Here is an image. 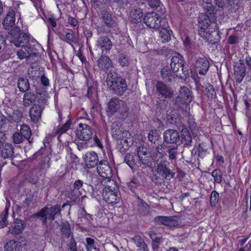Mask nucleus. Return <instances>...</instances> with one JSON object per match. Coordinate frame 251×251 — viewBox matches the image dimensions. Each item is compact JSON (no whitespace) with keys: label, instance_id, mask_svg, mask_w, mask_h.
Listing matches in <instances>:
<instances>
[{"label":"nucleus","instance_id":"obj_4","mask_svg":"<svg viewBox=\"0 0 251 251\" xmlns=\"http://www.w3.org/2000/svg\"><path fill=\"white\" fill-rule=\"evenodd\" d=\"M111 75V74L108 75L107 85L117 95H122L126 90V80L121 77H112Z\"/></svg>","mask_w":251,"mask_h":251},{"label":"nucleus","instance_id":"obj_8","mask_svg":"<svg viewBox=\"0 0 251 251\" xmlns=\"http://www.w3.org/2000/svg\"><path fill=\"white\" fill-rule=\"evenodd\" d=\"M60 208L58 205H56L50 208L45 207L38 214V216L41 217L43 219V222L46 223L48 218L50 220L52 221L54 218V216L57 214H60Z\"/></svg>","mask_w":251,"mask_h":251},{"label":"nucleus","instance_id":"obj_1","mask_svg":"<svg viewBox=\"0 0 251 251\" xmlns=\"http://www.w3.org/2000/svg\"><path fill=\"white\" fill-rule=\"evenodd\" d=\"M199 27L201 37L211 42L213 34L217 30L216 23L212 22L206 14H201L199 17Z\"/></svg>","mask_w":251,"mask_h":251},{"label":"nucleus","instance_id":"obj_55","mask_svg":"<svg viewBox=\"0 0 251 251\" xmlns=\"http://www.w3.org/2000/svg\"><path fill=\"white\" fill-rule=\"evenodd\" d=\"M150 6L151 7H154L158 5L159 3V0H147Z\"/></svg>","mask_w":251,"mask_h":251},{"label":"nucleus","instance_id":"obj_9","mask_svg":"<svg viewBox=\"0 0 251 251\" xmlns=\"http://www.w3.org/2000/svg\"><path fill=\"white\" fill-rule=\"evenodd\" d=\"M92 130L90 126L85 124H79L76 131V136L82 141H88L92 137Z\"/></svg>","mask_w":251,"mask_h":251},{"label":"nucleus","instance_id":"obj_26","mask_svg":"<svg viewBox=\"0 0 251 251\" xmlns=\"http://www.w3.org/2000/svg\"><path fill=\"white\" fill-rule=\"evenodd\" d=\"M131 240L138 248V251H149L147 245L141 236L136 235L131 238Z\"/></svg>","mask_w":251,"mask_h":251},{"label":"nucleus","instance_id":"obj_38","mask_svg":"<svg viewBox=\"0 0 251 251\" xmlns=\"http://www.w3.org/2000/svg\"><path fill=\"white\" fill-rule=\"evenodd\" d=\"M23 117V113L22 111L19 109H16L14 110L12 115L13 121L16 123L19 122Z\"/></svg>","mask_w":251,"mask_h":251},{"label":"nucleus","instance_id":"obj_54","mask_svg":"<svg viewBox=\"0 0 251 251\" xmlns=\"http://www.w3.org/2000/svg\"><path fill=\"white\" fill-rule=\"evenodd\" d=\"M5 47V41L1 35H0V52L4 50Z\"/></svg>","mask_w":251,"mask_h":251},{"label":"nucleus","instance_id":"obj_33","mask_svg":"<svg viewBox=\"0 0 251 251\" xmlns=\"http://www.w3.org/2000/svg\"><path fill=\"white\" fill-rule=\"evenodd\" d=\"M18 86L20 91L25 92L29 87L28 80L26 78H20L18 81Z\"/></svg>","mask_w":251,"mask_h":251},{"label":"nucleus","instance_id":"obj_46","mask_svg":"<svg viewBox=\"0 0 251 251\" xmlns=\"http://www.w3.org/2000/svg\"><path fill=\"white\" fill-rule=\"evenodd\" d=\"M13 141L15 144H20L23 141V136L19 132H16L13 135Z\"/></svg>","mask_w":251,"mask_h":251},{"label":"nucleus","instance_id":"obj_27","mask_svg":"<svg viewBox=\"0 0 251 251\" xmlns=\"http://www.w3.org/2000/svg\"><path fill=\"white\" fill-rule=\"evenodd\" d=\"M15 21V12L13 10L10 11L3 20V26L5 29H9L14 25Z\"/></svg>","mask_w":251,"mask_h":251},{"label":"nucleus","instance_id":"obj_34","mask_svg":"<svg viewBox=\"0 0 251 251\" xmlns=\"http://www.w3.org/2000/svg\"><path fill=\"white\" fill-rule=\"evenodd\" d=\"M20 133L26 139H29L31 135V131L28 126L23 125L21 126Z\"/></svg>","mask_w":251,"mask_h":251},{"label":"nucleus","instance_id":"obj_44","mask_svg":"<svg viewBox=\"0 0 251 251\" xmlns=\"http://www.w3.org/2000/svg\"><path fill=\"white\" fill-rule=\"evenodd\" d=\"M212 176L216 182L220 183L222 182V174L220 170H214L212 173Z\"/></svg>","mask_w":251,"mask_h":251},{"label":"nucleus","instance_id":"obj_19","mask_svg":"<svg viewBox=\"0 0 251 251\" xmlns=\"http://www.w3.org/2000/svg\"><path fill=\"white\" fill-rule=\"evenodd\" d=\"M43 108L40 105L34 104L30 109L29 116L33 122H38L41 118Z\"/></svg>","mask_w":251,"mask_h":251},{"label":"nucleus","instance_id":"obj_14","mask_svg":"<svg viewBox=\"0 0 251 251\" xmlns=\"http://www.w3.org/2000/svg\"><path fill=\"white\" fill-rule=\"evenodd\" d=\"M194 65L200 75H205L209 69V62L206 57H203L198 58Z\"/></svg>","mask_w":251,"mask_h":251},{"label":"nucleus","instance_id":"obj_11","mask_svg":"<svg viewBox=\"0 0 251 251\" xmlns=\"http://www.w3.org/2000/svg\"><path fill=\"white\" fill-rule=\"evenodd\" d=\"M132 142L133 139L130 133L125 131L122 133V138L118 139V148L121 151H125L128 149Z\"/></svg>","mask_w":251,"mask_h":251},{"label":"nucleus","instance_id":"obj_53","mask_svg":"<svg viewBox=\"0 0 251 251\" xmlns=\"http://www.w3.org/2000/svg\"><path fill=\"white\" fill-rule=\"evenodd\" d=\"M83 182L80 180H77L75 181L74 187L75 189L79 190L83 185Z\"/></svg>","mask_w":251,"mask_h":251},{"label":"nucleus","instance_id":"obj_39","mask_svg":"<svg viewBox=\"0 0 251 251\" xmlns=\"http://www.w3.org/2000/svg\"><path fill=\"white\" fill-rule=\"evenodd\" d=\"M71 125V122L67 121L62 126H58L56 129V133L58 134H62L67 131L70 128Z\"/></svg>","mask_w":251,"mask_h":251},{"label":"nucleus","instance_id":"obj_64","mask_svg":"<svg viewBox=\"0 0 251 251\" xmlns=\"http://www.w3.org/2000/svg\"><path fill=\"white\" fill-rule=\"evenodd\" d=\"M238 251H251V244H247L244 249H240Z\"/></svg>","mask_w":251,"mask_h":251},{"label":"nucleus","instance_id":"obj_28","mask_svg":"<svg viewBox=\"0 0 251 251\" xmlns=\"http://www.w3.org/2000/svg\"><path fill=\"white\" fill-rule=\"evenodd\" d=\"M98 65L100 69L105 70L112 67V62L107 56H101L98 60Z\"/></svg>","mask_w":251,"mask_h":251},{"label":"nucleus","instance_id":"obj_43","mask_svg":"<svg viewBox=\"0 0 251 251\" xmlns=\"http://www.w3.org/2000/svg\"><path fill=\"white\" fill-rule=\"evenodd\" d=\"M149 140L152 142H155L159 138V134L156 130H152L150 132L148 135Z\"/></svg>","mask_w":251,"mask_h":251},{"label":"nucleus","instance_id":"obj_15","mask_svg":"<svg viewBox=\"0 0 251 251\" xmlns=\"http://www.w3.org/2000/svg\"><path fill=\"white\" fill-rule=\"evenodd\" d=\"M246 75V69L244 63L240 62L237 63L234 67V75L236 81L241 83Z\"/></svg>","mask_w":251,"mask_h":251},{"label":"nucleus","instance_id":"obj_45","mask_svg":"<svg viewBox=\"0 0 251 251\" xmlns=\"http://www.w3.org/2000/svg\"><path fill=\"white\" fill-rule=\"evenodd\" d=\"M177 153V148L174 147L168 150V154L169 159L173 160L176 158V154Z\"/></svg>","mask_w":251,"mask_h":251},{"label":"nucleus","instance_id":"obj_22","mask_svg":"<svg viewBox=\"0 0 251 251\" xmlns=\"http://www.w3.org/2000/svg\"><path fill=\"white\" fill-rule=\"evenodd\" d=\"M182 63L183 57L181 55L178 54L173 56L170 63L171 68L173 72L174 73H177L180 68H182V70H183V67L182 66Z\"/></svg>","mask_w":251,"mask_h":251},{"label":"nucleus","instance_id":"obj_47","mask_svg":"<svg viewBox=\"0 0 251 251\" xmlns=\"http://www.w3.org/2000/svg\"><path fill=\"white\" fill-rule=\"evenodd\" d=\"M219 199V194L215 191H212L210 198V203L212 205H215L218 202Z\"/></svg>","mask_w":251,"mask_h":251},{"label":"nucleus","instance_id":"obj_31","mask_svg":"<svg viewBox=\"0 0 251 251\" xmlns=\"http://www.w3.org/2000/svg\"><path fill=\"white\" fill-rule=\"evenodd\" d=\"M24 229V226L22 221L16 220L15 221L14 226L9 228V231L14 234L20 233Z\"/></svg>","mask_w":251,"mask_h":251},{"label":"nucleus","instance_id":"obj_7","mask_svg":"<svg viewBox=\"0 0 251 251\" xmlns=\"http://www.w3.org/2000/svg\"><path fill=\"white\" fill-rule=\"evenodd\" d=\"M36 46L37 47L38 45H32L29 43L24 46L20 47L21 49L17 51L18 58L20 59H29L35 56L36 53Z\"/></svg>","mask_w":251,"mask_h":251},{"label":"nucleus","instance_id":"obj_32","mask_svg":"<svg viewBox=\"0 0 251 251\" xmlns=\"http://www.w3.org/2000/svg\"><path fill=\"white\" fill-rule=\"evenodd\" d=\"M67 163L73 168H76L79 162L78 157L74 154L70 153L66 156Z\"/></svg>","mask_w":251,"mask_h":251},{"label":"nucleus","instance_id":"obj_51","mask_svg":"<svg viewBox=\"0 0 251 251\" xmlns=\"http://www.w3.org/2000/svg\"><path fill=\"white\" fill-rule=\"evenodd\" d=\"M138 184V180L137 178H133L130 182L128 183V187L132 190L136 187Z\"/></svg>","mask_w":251,"mask_h":251},{"label":"nucleus","instance_id":"obj_57","mask_svg":"<svg viewBox=\"0 0 251 251\" xmlns=\"http://www.w3.org/2000/svg\"><path fill=\"white\" fill-rule=\"evenodd\" d=\"M228 43L230 44H235L238 41V38L235 36H230L228 38Z\"/></svg>","mask_w":251,"mask_h":251},{"label":"nucleus","instance_id":"obj_59","mask_svg":"<svg viewBox=\"0 0 251 251\" xmlns=\"http://www.w3.org/2000/svg\"><path fill=\"white\" fill-rule=\"evenodd\" d=\"M70 250L71 251H76V244L73 239L70 242Z\"/></svg>","mask_w":251,"mask_h":251},{"label":"nucleus","instance_id":"obj_6","mask_svg":"<svg viewBox=\"0 0 251 251\" xmlns=\"http://www.w3.org/2000/svg\"><path fill=\"white\" fill-rule=\"evenodd\" d=\"M97 172L103 179L101 180L102 184L108 183L109 181H113L111 179L112 176V172L107 161L103 160L99 162L97 166Z\"/></svg>","mask_w":251,"mask_h":251},{"label":"nucleus","instance_id":"obj_3","mask_svg":"<svg viewBox=\"0 0 251 251\" xmlns=\"http://www.w3.org/2000/svg\"><path fill=\"white\" fill-rule=\"evenodd\" d=\"M18 26H15L8 33L7 36L9 41L13 43L17 47H23L30 43L27 35L25 33H20Z\"/></svg>","mask_w":251,"mask_h":251},{"label":"nucleus","instance_id":"obj_35","mask_svg":"<svg viewBox=\"0 0 251 251\" xmlns=\"http://www.w3.org/2000/svg\"><path fill=\"white\" fill-rule=\"evenodd\" d=\"M18 243L13 241H10L5 246V251H19Z\"/></svg>","mask_w":251,"mask_h":251},{"label":"nucleus","instance_id":"obj_63","mask_svg":"<svg viewBox=\"0 0 251 251\" xmlns=\"http://www.w3.org/2000/svg\"><path fill=\"white\" fill-rule=\"evenodd\" d=\"M245 60L246 64L249 66L250 69H251V57L249 55H248L246 57Z\"/></svg>","mask_w":251,"mask_h":251},{"label":"nucleus","instance_id":"obj_25","mask_svg":"<svg viewBox=\"0 0 251 251\" xmlns=\"http://www.w3.org/2000/svg\"><path fill=\"white\" fill-rule=\"evenodd\" d=\"M156 87L158 92L162 96H164L165 98H170L172 96V91L163 83L158 82Z\"/></svg>","mask_w":251,"mask_h":251},{"label":"nucleus","instance_id":"obj_18","mask_svg":"<svg viewBox=\"0 0 251 251\" xmlns=\"http://www.w3.org/2000/svg\"><path fill=\"white\" fill-rule=\"evenodd\" d=\"M112 45L110 40L105 36L100 37L97 41V46L102 50L103 53H106L109 51L111 49Z\"/></svg>","mask_w":251,"mask_h":251},{"label":"nucleus","instance_id":"obj_10","mask_svg":"<svg viewBox=\"0 0 251 251\" xmlns=\"http://www.w3.org/2000/svg\"><path fill=\"white\" fill-rule=\"evenodd\" d=\"M137 151L139 161L144 165L149 166L152 160V156L147 147L143 146H139Z\"/></svg>","mask_w":251,"mask_h":251},{"label":"nucleus","instance_id":"obj_61","mask_svg":"<svg viewBox=\"0 0 251 251\" xmlns=\"http://www.w3.org/2000/svg\"><path fill=\"white\" fill-rule=\"evenodd\" d=\"M68 21L70 24L74 26L76 25L78 23L76 19L73 17H69L68 19Z\"/></svg>","mask_w":251,"mask_h":251},{"label":"nucleus","instance_id":"obj_21","mask_svg":"<svg viewBox=\"0 0 251 251\" xmlns=\"http://www.w3.org/2000/svg\"><path fill=\"white\" fill-rule=\"evenodd\" d=\"M125 106L123 101L117 98H112L108 105V112L113 114L117 111H119L122 107Z\"/></svg>","mask_w":251,"mask_h":251},{"label":"nucleus","instance_id":"obj_23","mask_svg":"<svg viewBox=\"0 0 251 251\" xmlns=\"http://www.w3.org/2000/svg\"><path fill=\"white\" fill-rule=\"evenodd\" d=\"M161 27L159 30V37L162 43L169 42L171 40V34L170 27L166 21L161 26Z\"/></svg>","mask_w":251,"mask_h":251},{"label":"nucleus","instance_id":"obj_41","mask_svg":"<svg viewBox=\"0 0 251 251\" xmlns=\"http://www.w3.org/2000/svg\"><path fill=\"white\" fill-rule=\"evenodd\" d=\"M180 137L182 141H184L186 143L190 142L191 140V136L187 128L182 129Z\"/></svg>","mask_w":251,"mask_h":251},{"label":"nucleus","instance_id":"obj_60","mask_svg":"<svg viewBox=\"0 0 251 251\" xmlns=\"http://www.w3.org/2000/svg\"><path fill=\"white\" fill-rule=\"evenodd\" d=\"M41 81L42 83L45 86H47L49 84V80L45 75H42L41 77Z\"/></svg>","mask_w":251,"mask_h":251},{"label":"nucleus","instance_id":"obj_50","mask_svg":"<svg viewBox=\"0 0 251 251\" xmlns=\"http://www.w3.org/2000/svg\"><path fill=\"white\" fill-rule=\"evenodd\" d=\"M61 231L63 233V234H66L68 236L70 234V230L69 228V225L68 223L67 224H64L62 226Z\"/></svg>","mask_w":251,"mask_h":251},{"label":"nucleus","instance_id":"obj_58","mask_svg":"<svg viewBox=\"0 0 251 251\" xmlns=\"http://www.w3.org/2000/svg\"><path fill=\"white\" fill-rule=\"evenodd\" d=\"M182 40L184 46L188 47L190 46V41L189 37L187 36H185L184 38H183V37H182Z\"/></svg>","mask_w":251,"mask_h":251},{"label":"nucleus","instance_id":"obj_29","mask_svg":"<svg viewBox=\"0 0 251 251\" xmlns=\"http://www.w3.org/2000/svg\"><path fill=\"white\" fill-rule=\"evenodd\" d=\"M143 17L141 9L136 8L132 10L130 14V21L132 23L136 24L140 22Z\"/></svg>","mask_w":251,"mask_h":251},{"label":"nucleus","instance_id":"obj_30","mask_svg":"<svg viewBox=\"0 0 251 251\" xmlns=\"http://www.w3.org/2000/svg\"><path fill=\"white\" fill-rule=\"evenodd\" d=\"M125 162L131 168L139 161L138 156L134 153H127L125 157Z\"/></svg>","mask_w":251,"mask_h":251},{"label":"nucleus","instance_id":"obj_52","mask_svg":"<svg viewBox=\"0 0 251 251\" xmlns=\"http://www.w3.org/2000/svg\"><path fill=\"white\" fill-rule=\"evenodd\" d=\"M65 41L71 44L74 40V35L71 33H67L65 35Z\"/></svg>","mask_w":251,"mask_h":251},{"label":"nucleus","instance_id":"obj_24","mask_svg":"<svg viewBox=\"0 0 251 251\" xmlns=\"http://www.w3.org/2000/svg\"><path fill=\"white\" fill-rule=\"evenodd\" d=\"M156 223H160L168 226H175L178 225L176 219L174 217L158 216L155 218Z\"/></svg>","mask_w":251,"mask_h":251},{"label":"nucleus","instance_id":"obj_12","mask_svg":"<svg viewBox=\"0 0 251 251\" xmlns=\"http://www.w3.org/2000/svg\"><path fill=\"white\" fill-rule=\"evenodd\" d=\"M192 100V96L190 90L186 87L180 88L179 94L177 99V102L188 105Z\"/></svg>","mask_w":251,"mask_h":251},{"label":"nucleus","instance_id":"obj_17","mask_svg":"<svg viewBox=\"0 0 251 251\" xmlns=\"http://www.w3.org/2000/svg\"><path fill=\"white\" fill-rule=\"evenodd\" d=\"M0 143V155L3 158L11 157L14 154V149L11 144L4 142Z\"/></svg>","mask_w":251,"mask_h":251},{"label":"nucleus","instance_id":"obj_20","mask_svg":"<svg viewBox=\"0 0 251 251\" xmlns=\"http://www.w3.org/2000/svg\"><path fill=\"white\" fill-rule=\"evenodd\" d=\"M156 171L159 176L163 179L168 178L170 179L174 176L175 174L174 172H171L170 169L163 164H159L158 165Z\"/></svg>","mask_w":251,"mask_h":251},{"label":"nucleus","instance_id":"obj_49","mask_svg":"<svg viewBox=\"0 0 251 251\" xmlns=\"http://www.w3.org/2000/svg\"><path fill=\"white\" fill-rule=\"evenodd\" d=\"M164 145H160L156 148V151L158 153V154L159 158L162 157L165 153L164 150Z\"/></svg>","mask_w":251,"mask_h":251},{"label":"nucleus","instance_id":"obj_48","mask_svg":"<svg viewBox=\"0 0 251 251\" xmlns=\"http://www.w3.org/2000/svg\"><path fill=\"white\" fill-rule=\"evenodd\" d=\"M118 61L122 67L127 66L129 64V60L128 58L122 55L119 58Z\"/></svg>","mask_w":251,"mask_h":251},{"label":"nucleus","instance_id":"obj_37","mask_svg":"<svg viewBox=\"0 0 251 251\" xmlns=\"http://www.w3.org/2000/svg\"><path fill=\"white\" fill-rule=\"evenodd\" d=\"M86 249L87 251H99L98 248L94 245V241L90 238H86Z\"/></svg>","mask_w":251,"mask_h":251},{"label":"nucleus","instance_id":"obj_5","mask_svg":"<svg viewBox=\"0 0 251 251\" xmlns=\"http://www.w3.org/2000/svg\"><path fill=\"white\" fill-rule=\"evenodd\" d=\"M145 25L151 28L158 29L165 22L166 19L161 18L157 13L151 12L147 13L143 19Z\"/></svg>","mask_w":251,"mask_h":251},{"label":"nucleus","instance_id":"obj_40","mask_svg":"<svg viewBox=\"0 0 251 251\" xmlns=\"http://www.w3.org/2000/svg\"><path fill=\"white\" fill-rule=\"evenodd\" d=\"M34 100V96L30 93H25L24 95L23 103L27 106L31 104Z\"/></svg>","mask_w":251,"mask_h":251},{"label":"nucleus","instance_id":"obj_62","mask_svg":"<svg viewBox=\"0 0 251 251\" xmlns=\"http://www.w3.org/2000/svg\"><path fill=\"white\" fill-rule=\"evenodd\" d=\"M6 119L3 115H0V128L2 127L6 123Z\"/></svg>","mask_w":251,"mask_h":251},{"label":"nucleus","instance_id":"obj_2","mask_svg":"<svg viewBox=\"0 0 251 251\" xmlns=\"http://www.w3.org/2000/svg\"><path fill=\"white\" fill-rule=\"evenodd\" d=\"M104 188L102 196L103 200L108 204L114 205L118 203L121 199L118 186L114 181L103 184Z\"/></svg>","mask_w":251,"mask_h":251},{"label":"nucleus","instance_id":"obj_16","mask_svg":"<svg viewBox=\"0 0 251 251\" xmlns=\"http://www.w3.org/2000/svg\"><path fill=\"white\" fill-rule=\"evenodd\" d=\"M84 160L87 167L92 168L96 166L98 162V156L94 151L86 152L83 156Z\"/></svg>","mask_w":251,"mask_h":251},{"label":"nucleus","instance_id":"obj_13","mask_svg":"<svg viewBox=\"0 0 251 251\" xmlns=\"http://www.w3.org/2000/svg\"><path fill=\"white\" fill-rule=\"evenodd\" d=\"M164 141L168 144H176L180 137L178 132L172 129L166 130L163 134Z\"/></svg>","mask_w":251,"mask_h":251},{"label":"nucleus","instance_id":"obj_56","mask_svg":"<svg viewBox=\"0 0 251 251\" xmlns=\"http://www.w3.org/2000/svg\"><path fill=\"white\" fill-rule=\"evenodd\" d=\"M94 141L95 143L97 145V146L100 149H103V145L101 144L100 139L97 136H95L94 137Z\"/></svg>","mask_w":251,"mask_h":251},{"label":"nucleus","instance_id":"obj_36","mask_svg":"<svg viewBox=\"0 0 251 251\" xmlns=\"http://www.w3.org/2000/svg\"><path fill=\"white\" fill-rule=\"evenodd\" d=\"M8 209L7 208H5L4 210L1 214V216L0 220V227L3 228L7 226V218L8 216Z\"/></svg>","mask_w":251,"mask_h":251},{"label":"nucleus","instance_id":"obj_42","mask_svg":"<svg viewBox=\"0 0 251 251\" xmlns=\"http://www.w3.org/2000/svg\"><path fill=\"white\" fill-rule=\"evenodd\" d=\"M102 19L104 24L107 26H110L113 24V20H112L111 15L108 13H104Z\"/></svg>","mask_w":251,"mask_h":251}]
</instances>
